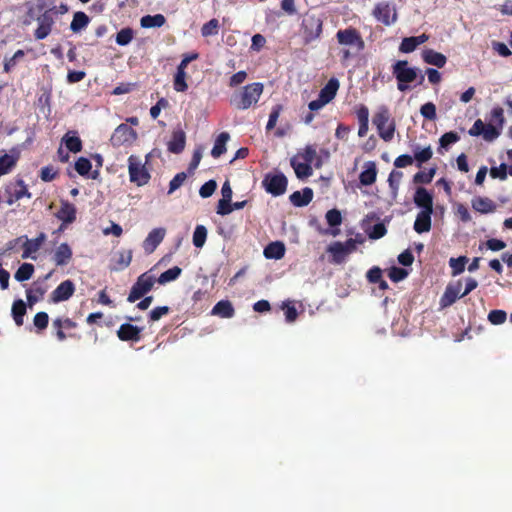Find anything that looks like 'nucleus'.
<instances>
[{"mask_svg":"<svg viewBox=\"0 0 512 512\" xmlns=\"http://www.w3.org/2000/svg\"><path fill=\"white\" fill-rule=\"evenodd\" d=\"M491 121L495 124H485L481 119H477L469 129V135L473 137L482 136L487 142L495 141L501 135L505 123L504 110L502 107L497 106L492 109Z\"/></svg>","mask_w":512,"mask_h":512,"instance_id":"obj_1","label":"nucleus"},{"mask_svg":"<svg viewBox=\"0 0 512 512\" xmlns=\"http://www.w3.org/2000/svg\"><path fill=\"white\" fill-rule=\"evenodd\" d=\"M263 90L264 86L260 82L248 84L241 91L234 94L231 104L239 110H247L258 103Z\"/></svg>","mask_w":512,"mask_h":512,"instance_id":"obj_2","label":"nucleus"},{"mask_svg":"<svg viewBox=\"0 0 512 512\" xmlns=\"http://www.w3.org/2000/svg\"><path fill=\"white\" fill-rule=\"evenodd\" d=\"M373 124L376 126L379 136L385 141L390 142L394 138L396 123L391 118L389 108L382 105L373 116Z\"/></svg>","mask_w":512,"mask_h":512,"instance_id":"obj_3","label":"nucleus"},{"mask_svg":"<svg viewBox=\"0 0 512 512\" xmlns=\"http://www.w3.org/2000/svg\"><path fill=\"white\" fill-rule=\"evenodd\" d=\"M392 73L397 80V88L401 92L407 91L409 83L418 79V69L409 66L407 60H398L392 66Z\"/></svg>","mask_w":512,"mask_h":512,"instance_id":"obj_4","label":"nucleus"},{"mask_svg":"<svg viewBox=\"0 0 512 512\" xmlns=\"http://www.w3.org/2000/svg\"><path fill=\"white\" fill-rule=\"evenodd\" d=\"M156 282L157 280L153 275H150L149 272L142 273L138 279H136V283L132 285V289H130L128 302L135 303L142 297H145L148 292H151Z\"/></svg>","mask_w":512,"mask_h":512,"instance_id":"obj_5","label":"nucleus"},{"mask_svg":"<svg viewBox=\"0 0 512 512\" xmlns=\"http://www.w3.org/2000/svg\"><path fill=\"white\" fill-rule=\"evenodd\" d=\"M128 175H130V182L138 186H144L149 183L151 174L141 163V159L136 155L128 157Z\"/></svg>","mask_w":512,"mask_h":512,"instance_id":"obj_6","label":"nucleus"},{"mask_svg":"<svg viewBox=\"0 0 512 512\" xmlns=\"http://www.w3.org/2000/svg\"><path fill=\"white\" fill-rule=\"evenodd\" d=\"M262 185L269 194L277 197L286 193L288 179L285 174L281 172L268 173L265 175Z\"/></svg>","mask_w":512,"mask_h":512,"instance_id":"obj_7","label":"nucleus"},{"mask_svg":"<svg viewBox=\"0 0 512 512\" xmlns=\"http://www.w3.org/2000/svg\"><path fill=\"white\" fill-rule=\"evenodd\" d=\"M302 31L306 43L316 40L323 31L322 19L314 14H306L302 21Z\"/></svg>","mask_w":512,"mask_h":512,"instance_id":"obj_8","label":"nucleus"},{"mask_svg":"<svg viewBox=\"0 0 512 512\" xmlns=\"http://www.w3.org/2000/svg\"><path fill=\"white\" fill-rule=\"evenodd\" d=\"M137 140V131L132 129L131 126H128L125 123H122L117 126L116 130L112 133V137H110V142H112V146L121 147L123 145H131Z\"/></svg>","mask_w":512,"mask_h":512,"instance_id":"obj_9","label":"nucleus"},{"mask_svg":"<svg viewBox=\"0 0 512 512\" xmlns=\"http://www.w3.org/2000/svg\"><path fill=\"white\" fill-rule=\"evenodd\" d=\"M54 9L55 7L46 9L36 18L37 28L33 33V36L36 40L45 39L51 33L52 27L54 25Z\"/></svg>","mask_w":512,"mask_h":512,"instance_id":"obj_10","label":"nucleus"},{"mask_svg":"<svg viewBox=\"0 0 512 512\" xmlns=\"http://www.w3.org/2000/svg\"><path fill=\"white\" fill-rule=\"evenodd\" d=\"M336 38L341 45L355 46L358 51L364 49V40L360 32L355 28L341 29L337 32Z\"/></svg>","mask_w":512,"mask_h":512,"instance_id":"obj_11","label":"nucleus"},{"mask_svg":"<svg viewBox=\"0 0 512 512\" xmlns=\"http://www.w3.org/2000/svg\"><path fill=\"white\" fill-rule=\"evenodd\" d=\"M462 281L458 280L456 283H450L447 285L444 294L440 299V306L447 308L452 306L459 298H462L461 293Z\"/></svg>","mask_w":512,"mask_h":512,"instance_id":"obj_12","label":"nucleus"},{"mask_svg":"<svg viewBox=\"0 0 512 512\" xmlns=\"http://www.w3.org/2000/svg\"><path fill=\"white\" fill-rule=\"evenodd\" d=\"M75 287L71 280L61 282L50 294L52 303H59L68 300L74 293Z\"/></svg>","mask_w":512,"mask_h":512,"instance_id":"obj_13","label":"nucleus"},{"mask_svg":"<svg viewBox=\"0 0 512 512\" xmlns=\"http://www.w3.org/2000/svg\"><path fill=\"white\" fill-rule=\"evenodd\" d=\"M143 328L135 326L131 323H124L120 325V328L116 331V335H118V339L120 341L128 342H139L141 339V332Z\"/></svg>","mask_w":512,"mask_h":512,"instance_id":"obj_14","label":"nucleus"},{"mask_svg":"<svg viewBox=\"0 0 512 512\" xmlns=\"http://www.w3.org/2000/svg\"><path fill=\"white\" fill-rule=\"evenodd\" d=\"M164 238V228L152 229L144 239V244H142V247H144V251L146 253H153L157 249V247L163 242Z\"/></svg>","mask_w":512,"mask_h":512,"instance_id":"obj_15","label":"nucleus"},{"mask_svg":"<svg viewBox=\"0 0 512 512\" xmlns=\"http://www.w3.org/2000/svg\"><path fill=\"white\" fill-rule=\"evenodd\" d=\"M373 15L385 25H391L396 21V13L392 16V7L388 2L377 3L373 10Z\"/></svg>","mask_w":512,"mask_h":512,"instance_id":"obj_16","label":"nucleus"},{"mask_svg":"<svg viewBox=\"0 0 512 512\" xmlns=\"http://www.w3.org/2000/svg\"><path fill=\"white\" fill-rule=\"evenodd\" d=\"M45 239H46V235L42 232L39 233L37 235V237L34 239L25 238V241L22 245L23 253H22L21 257L23 259H26V258L35 259V257L32 256V254L36 253L40 249V247L44 243Z\"/></svg>","mask_w":512,"mask_h":512,"instance_id":"obj_17","label":"nucleus"},{"mask_svg":"<svg viewBox=\"0 0 512 512\" xmlns=\"http://www.w3.org/2000/svg\"><path fill=\"white\" fill-rule=\"evenodd\" d=\"M414 203L421 211H433V195L424 187H418L414 194Z\"/></svg>","mask_w":512,"mask_h":512,"instance_id":"obj_18","label":"nucleus"},{"mask_svg":"<svg viewBox=\"0 0 512 512\" xmlns=\"http://www.w3.org/2000/svg\"><path fill=\"white\" fill-rule=\"evenodd\" d=\"M185 131L180 127L172 131V137L168 142V150L170 153L180 154L185 149Z\"/></svg>","mask_w":512,"mask_h":512,"instance_id":"obj_19","label":"nucleus"},{"mask_svg":"<svg viewBox=\"0 0 512 512\" xmlns=\"http://www.w3.org/2000/svg\"><path fill=\"white\" fill-rule=\"evenodd\" d=\"M55 217L63 222V224H71L76 219V208L68 201H61L59 210L55 213Z\"/></svg>","mask_w":512,"mask_h":512,"instance_id":"obj_20","label":"nucleus"},{"mask_svg":"<svg viewBox=\"0 0 512 512\" xmlns=\"http://www.w3.org/2000/svg\"><path fill=\"white\" fill-rule=\"evenodd\" d=\"M72 258V250L67 243H61L52 255V261L56 266L67 265Z\"/></svg>","mask_w":512,"mask_h":512,"instance_id":"obj_21","label":"nucleus"},{"mask_svg":"<svg viewBox=\"0 0 512 512\" xmlns=\"http://www.w3.org/2000/svg\"><path fill=\"white\" fill-rule=\"evenodd\" d=\"M428 39L429 36L425 33L419 36L405 37L399 46V50L402 53H411L415 51L419 45L427 42Z\"/></svg>","mask_w":512,"mask_h":512,"instance_id":"obj_22","label":"nucleus"},{"mask_svg":"<svg viewBox=\"0 0 512 512\" xmlns=\"http://www.w3.org/2000/svg\"><path fill=\"white\" fill-rule=\"evenodd\" d=\"M377 165L373 161H368L364 165V170L359 175V180L361 185L370 186L374 184L377 180Z\"/></svg>","mask_w":512,"mask_h":512,"instance_id":"obj_23","label":"nucleus"},{"mask_svg":"<svg viewBox=\"0 0 512 512\" xmlns=\"http://www.w3.org/2000/svg\"><path fill=\"white\" fill-rule=\"evenodd\" d=\"M314 192L311 188L305 187L302 191H295L290 195V201L296 207H305L313 200Z\"/></svg>","mask_w":512,"mask_h":512,"instance_id":"obj_24","label":"nucleus"},{"mask_svg":"<svg viewBox=\"0 0 512 512\" xmlns=\"http://www.w3.org/2000/svg\"><path fill=\"white\" fill-rule=\"evenodd\" d=\"M433 211H420L414 223V230L419 233H426L431 230Z\"/></svg>","mask_w":512,"mask_h":512,"instance_id":"obj_25","label":"nucleus"},{"mask_svg":"<svg viewBox=\"0 0 512 512\" xmlns=\"http://www.w3.org/2000/svg\"><path fill=\"white\" fill-rule=\"evenodd\" d=\"M211 314L221 318L229 319L234 317L235 308L231 301L221 300L213 307Z\"/></svg>","mask_w":512,"mask_h":512,"instance_id":"obj_26","label":"nucleus"},{"mask_svg":"<svg viewBox=\"0 0 512 512\" xmlns=\"http://www.w3.org/2000/svg\"><path fill=\"white\" fill-rule=\"evenodd\" d=\"M422 58L425 63L434 65L438 68L444 67L447 62V58L444 54L433 49L424 50L422 53Z\"/></svg>","mask_w":512,"mask_h":512,"instance_id":"obj_27","label":"nucleus"},{"mask_svg":"<svg viewBox=\"0 0 512 512\" xmlns=\"http://www.w3.org/2000/svg\"><path fill=\"white\" fill-rule=\"evenodd\" d=\"M327 252L331 254V262L334 264L343 263L346 257L349 255L343 246V242L339 241L330 244L327 248Z\"/></svg>","mask_w":512,"mask_h":512,"instance_id":"obj_28","label":"nucleus"},{"mask_svg":"<svg viewBox=\"0 0 512 512\" xmlns=\"http://www.w3.org/2000/svg\"><path fill=\"white\" fill-rule=\"evenodd\" d=\"M24 197L28 199L31 198V193L28 191L24 181L22 179H18L15 182L13 191L10 193V196L7 199V204L11 205Z\"/></svg>","mask_w":512,"mask_h":512,"instance_id":"obj_29","label":"nucleus"},{"mask_svg":"<svg viewBox=\"0 0 512 512\" xmlns=\"http://www.w3.org/2000/svg\"><path fill=\"white\" fill-rule=\"evenodd\" d=\"M339 87V80L337 78H331L321 89L319 96L328 104L336 97Z\"/></svg>","mask_w":512,"mask_h":512,"instance_id":"obj_30","label":"nucleus"},{"mask_svg":"<svg viewBox=\"0 0 512 512\" xmlns=\"http://www.w3.org/2000/svg\"><path fill=\"white\" fill-rule=\"evenodd\" d=\"M62 143L65 145L69 152L78 153L82 150L81 139L77 136L75 131H68L62 137Z\"/></svg>","mask_w":512,"mask_h":512,"instance_id":"obj_31","label":"nucleus"},{"mask_svg":"<svg viewBox=\"0 0 512 512\" xmlns=\"http://www.w3.org/2000/svg\"><path fill=\"white\" fill-rule=\"evenodd\" d=\"M300 159L293 157L291 159V166L295 170V173L299 179H305L313 174V168L311 164L307 162H300Z\"/></svg>","mask_w":512,"mask_h":512,"instance_id":"obj_32","label":"nucleus"},{"mask_svg":"<svg viewBox=\"0 0 512 512\" xmlns=\"http://www.w3.org/2000/svg\"><path fill=\"white\" fill-rule=\"evenodd\" d=\"M286 248L282 242H272L264 250L267 259L280 260L285 256Z\"/></svg>","mask_w":512,"mask_h":512,"instance_id":"obj_33","label":"nucleus"},{"mask_svg":"<svg viewBox=\"0 0 512 512\" xmlns=\"http://www.w3.org/2000/svg\"><path fill=\"white\" fill-rule=\"evenodd\" d=\"M230 139V134L228 132H222L216 139L215 145L211 151V154L214 158H219L223 154L227 152V142Z\"/></svg>","mask_w":512,"mask_h":512,"instance_id":"obj_34","label":"nucleus"},{"mask_svg":"<svg viewBox=\"0 0 512 512\" xmlns=\"http://www.w3.org/2000/svg\"><path fill=\"white\" fill-rule=\"evenodd\" d=\"M89 21V17L84 12L77 11L73 14L72 21L70 23V30L74 33H78L87 27Z\"/></svg>","mask_w":512,"mask_h":512,"instance_id":"obj_35","label":"nucleus"},{"mask_svg":"<svg viewBox=\"0 0 512 512\" xmlns=\"http://www.w3.org/2000/svg\"><path fill=\"white\" fill-rule=\"evenodd\" d=\"M474 210L486 214L491 213L496 209L495 203L489 198L477 197L472 201Z\"/></svg>","mask_w":512,"mask_h":512,"instance_id":"obj_36","label":"nucleus"},{"mask_svg":"<svg viewBox=\"0 0 512 512\" xmlns=\"http://www.w3.org/2000/svg\"><path fill=\"white\" fill-rule=\"evenodd\" d=\"M12 318L16 326L20 327L23 325V317L26 314V305L21 300H15L11 308Z\"/></svg>","mask_w":512,"mask_h":512,"instance_id":"obj_37","label":"nucleus"},{"mask_svg":"<svg viewBox=\"0 0 512 512\" xmlns=\"http://www.w3.org/2000/svg\"><path fill=\"white\" fill-rule=\"evenodd\" d=\"M165 23L163 14L146 15L140 19V25L144 28L161 27Z\"/></svg>","mask_w":512,"mask_h":512,"instance_id":"obj_38","label":"nucleus"},{"mask_svg":"<svg viewBox=\"0 0 512 512\" xmlns=\"http://www.w3.org/2000/svg\"><path fill=\"white\" fill-rule=\"evenodd\" d=\"M208 230L203 225H198L192 234V244L196 248H202L207 240Z\"/></svg>","mask_w":512,"mask_h":512,"instance_id":"obj_39","label":"nucleus"},{"mask_svg":"<svg viewBox=\"0 0 512 512\" xmlns=\"http://www.w3.org/2000/svg\"><path fill=\"white\" fill-rule=\"evenodd\" d=\"M181 276V269L178 266H174L167 271H164L160 276L156 279L158 284H166L172 281L177 280Z\"/></svg>","mask_w":512,"mask_h":512,"instance_id":"obj_40","label":"nucleus"},{"mask_svg":"<svg viewBox=\"0 0 512 512\" xmlns=\"http://www.w3.org/2000/svg\"><path fill=\"white\" fill-rule=\"evenodd\" d=\"M34 273V266L30 263H23L19 266L14 274V278L18 282L29 280Z\"/></svg>","mask_w":512,"mask_h":512,"instance_id":"obj_41","label":"nucleus"},{"mask_svg":"<svg viewBox=\"0 0 512 512\" xmlns=\"http://www.w3.org/2000/svg\"><path fill=\"white\" fill-rule=\"evenodd\" d=\"M44 294L45 289L40 286L26 290L27 305L29 307H32L34 304H36L38 301L42 299Z\"/></svg>","mask_w":512,"mask_h":512,"instance_id":"obj_42","label":"nucleus"},{"mask_svg":"<svg viewBox=\"0 0 512 512\" xmlns=\"http://www.w3.org/2000/svg\"><path fill=\"white\" fill-rule=\"evenodd\" d=\"M187 73L184 69L176 68V74H174V89L178 92L187 91Z\"/></svg>","mask_w":512,"mask_h":512,"instance_id":"obj_43","label":"nucleus"},{"mask_svg":"<svg viewBox=\"0 0 512 512\" xmlns=\"http://www.w3.org/2000/svg\"><path fill=\"white\" fill-rule=\"evenodd\" d=\"M468 262V258L466 256H460L458 258H451L449 260V265L452 269V275L457 276L464 272L465 266Z\"/></svg>","mask_w":512,"mask_h":512,"instance_id":"obj_44","label":"nucleus"},{"mask_svg":"<svg viewBox=\"0 0 512 512\" xmlns=\"http://www.w3.org/2000/svg\"><path fill=\"white\" fill-rule=\"evenodd\" d=\"M16 158L4 154L0 156V176L7 174L16 165Z\"/></svg>","mask_w":512,"mask_h":512,"instance_id":"obj_45","label":"nucleus"},{"mask_svg":"<svg viewBox=\"0 0 512 512\" xmlns=\"http://www.w3.org/2000/svg\"><path fill=\"white\" fill-rule=\"evenodd\" d=\"M24 51L17 50L10 58H5L3 63V71L9 73L15 66L19 59L24 57Z\"/></svg>","mask_w":512,"mask_h":512,"instance_id":"obj_46","label":"nucleus"},{"mask_svg":"<svg viewBox=\"0 0 512 512\" xmlns=\"http://www.w3.org/2000/svg\"><path fill=\"white\" fill-rule=\"evenodd\" d=\"M74 169L80 176H86L91 170V163L85 157H79L74 163Z\"/></svg>","mask_w":512,"mask_h":512,"instance_id":"obj_47","label":"nucleus"},{"mask_svg":"<svg viewBox=\"0 0 512 512\" xmlns=\"http://www.w3.org/2000/svg\"><path fill=\"white\" fill-rule=\"evenodd\" d=\"M433 157V151L431 146H427L419 151H416L414 153V160L418 162V167H421V165L427 161H429Z\"/></svg>","mask_w":512,"mask_h":512,"instance_id":"obj_48","label":"nucleus"},{"mask_svg":"<svg viewBox=\"0 0 512 512\" xmlns=\"http://www.w3.org/2000/svg\"><path fill=\"white\" fill-rule=\"evenodd\" d=\"M282 111H283V105H281V104H277L272 108L271 113L269 115V120H268V123L266 126L267 131H270L276 127L277 121H278Z\"/></svg>","mask_w":512,"mask_h":512,"instance_id":"obj_49","label":"nucleus"},{"mask_svg":"<svg viewBox=\"0 0 512 512\" xmlns=\"http://www.w3.org/2000/svg\"><path fill=\"white\" fill-rule=\"evenodd\" d=\"M133 40V29L124 28L116 34V43L120 46H125Z\"/></svg>","mask_w":512,"mask_h":512,"instance_id":"obj_50","label":"nucleus"},{"mask_svg":"<svg viewBox=\"0 0 512 512\" xmlns=\"http://www.w3.org/2000/svg\"><path fill=\"white\" fill-rule=\"evenodd\" d=\"M421 115L428 120H435L437 118V109L433 102H427L420 108Z\"/></svg>","mask_w":512,"mask_h":512,"instance_id":"obj_51","label":"nucleus"},{"mask_svg":"<svg viewBox=\"0 0 512 512\" xmlns=\"http://www.w3.org/2000/svg\"><path fill=\"white\" fill-rule=\"evenodd\" d=\"M203 157V148L198 147L194 149V153H192V160H190V164H188V174L192 175L196 168L199 166Z\"/></svg>","mask_w":512,"mask_h":512,"instance_id":"obj_52","label":"nucleus"},{"mask_svg":"<svg viewBox=\"0 0 512 512\" xmlns=\"http://www.w3.org/2000/svg\"><path fill=\"white\" fill-rule=\"evenodd\" d=\"M219 30V21L218 19L214 18L205 23L201 29L202 35L204 37L212 36L218 34Z\"/></svg>","mask_w":512,"mask_h":512,"instance_id":"obj_53","label":"nucleus"},{"mask_svg":"<svg viewBox=\"0 0 512 512\" xmlns=\"http://www.w3.org/2000/svg\"><path fill=\"white\" fill-rule=\"evenodd\" d=\"M316 156V149L313 146H307L303 152L298 153L295 157L298 159H302L304 162H307L312 165Z\"/></svg>","mask_w":512,"mask_h":512,"instance_id":"obj_54","label":"nucleus"},{"mask_svg":"<svg viewBox=\"0 0 512 512\" xmlns=\"http://www.w3.org/2000/svg\"><path fill=\"white\" fill-rule=\"evenodd\" d=\"M506 319L507 313L503 310H492L488 315V320L493 325H501Z\"/></svg>","mask_w":512,"mask_h":512,"instance_id":"obj_55","label":"nucleus"},{"mask_svg":"<svg viewBox=\"0 0 512 512\" xmlns=\"http://www.w3.org/2000/svg\"><path fill=\"white\" fill-rule=\"evenodd\" d=\"M509 173V168L505 163H502L498 167H492L490 169V176L494 179L506 180Z\"/></svg>","mask_w":512,"mask_h":512,"instance_id":"obj_56","label":"nucleus"},{"mask_svg":"<svg viewBox=\"0 0 512 512\" xmlns=\"http://www.w3.org/2000/svg\"><path fill=\"white\" fill-rule=\"evenodd\" d=\"M460 140V136L458 133L450 131L443 134L439 140L441 147L448 148L450 145L458 142Z\"/></svg>","mask_w":512,"mask_h":512,"instance_id":"obj_57","label":"nucleus"},{"mask_svg":"<svg viewBox=\"0 0 512 512\" xmlns=\"http://www.w3.org/2000/svg\"><path fill=\"white\" fill-rule=\"evenodd\" d=\"M326 220L331 227H337L341 225L343 219L339 210L331 209L326 214Z\"/></svg>","mask_w":512,"mask_h":512,"instance_id":"obj_58","label":"nucleus"},{"mask_svg":"<svg viewBox=\"0 0 512 512\" xmlns=\"http://www.w3.org/2000/svg\"><path fill=\"white\" fill-rule=\"evenodd\" d=\"M217 187L218 184L215 180H209L200 188V191L198 192H200L202 198H209L215 193Z\"/></svg>","mask_w":512,"mask_h":512,"instance_id":"obj_59","label":"nucleus"},{"mask_svg":"<svg viewBox=\"0 0 512 512\" xmlns=\"http://www.w3.org/2000/svg\"><path fill=\"white\" fill-rule=\"evenodd\" d=\"M282 308L285 311V317L288 323H293L297 320L298 311L291 302H285Z\"/></svg>","mask_w":512,"mask_h":512,"instance_id":"obj_60","label":"nucleus"},{"mask_svg":"<svg viewBox=\"0 0 512 512\" xmlns=\"http://www.w3.org/2000/svg\"><path fill=\"white\" fill-rule=\"evenodd\" d=\"M387 233V228L384 223L375 224L371 230L368 232V235L373 240H378L384 237Z\"/></svg>","mask_w":512,"mask_h":512,"instance_id":"obj_61","label":"nucleus"},{"mask_svg":"<svg viewBox=\"0 0 512 512\" xmlns=\"http://www.w3.org/2000/svg\"><path fill=\"white\" fill-rule=\"evenodd\" d=\"M33 325L39 331L46 329L48 325V315L45 312H38L33 317Z\"/></svg>","mask_w":512,"mask_h":512,"instance_id":"obj_62","label":"nucleus"},{"mask_svg":"<svg viewBox=\"0 0 512 512\" xmlns=\"http://www.w3.org/2000/svg\"><path fill=\"white\" fill-rule=\"evenodd\" d=\"M388 275H389V278L393 282L397 283V282L403 281L405 278H407L408 272L403 268L392 267L389 270Z\"/></svg>","mask_w":512,"mask_h":512,"instance_id":"obj_63","label":"nucleus"},{"mask_svg":"<svg viewBox=\"0 0 512 512\" xmlns=\"http://www.w3.org/2000/svg\"><path fill=\"white\" fill-rule=\"evenodd\" d=\"M233 212L231 199H220L217 206V214L225 216Z\"/></svg>","mask_w":512,"mask_h":512,"instance_id":"obj_64","label":"nucleus"}]
</instances>
